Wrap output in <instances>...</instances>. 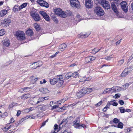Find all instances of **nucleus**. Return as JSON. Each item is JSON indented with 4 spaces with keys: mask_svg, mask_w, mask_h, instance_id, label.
<instances>
[{
    "mask_svg": "<svg viewBox=\"0 0 133 133\" xmlns=\"http://www.w3.org/2000/svg\"><path fill=\"white\" fill-rule=\"evenodd\" d=\"M66 45L65 44L63 43L60 45L59 47V49L62 51H63L66 47Z\"/></svg>",
    "mask_w": 133,
    "mask_h": 133,
    "instance_id": "2eb2a0df",
    "label": "nucleus"
},
{
    "mask_svg": "<svg viewBox=\"0 0 133 133\" xmlns=\"http://www.w3.org/2000/svg\"><path fill=\"white\" fill-rule=\"evenodd\" d=\"M70 4L73 7H76L79 8L80 7V4L77 0H70Z\"/></svg>",
    "mask_w": 133,
    "mask_h": 133,
    "instance_id": "39448f33",
    "label": "nucleus"
},
{
    "mask_svg": "<svg viewBox=\"0 0 133 133\" xmlns=\"http://www.w3.org/2000/svg\"><path fill=\"white\" fill-rule=\"evenodd\" d=\"M3 44L4 45L6 46H8L9 45V41L8 39H6L3 41Z\"/></svg>",
    "mask_w": 133,
    "mask_h": 133,
    "instance_id": "dca6fc26",
    "label": "nucleus"
},
{
    "mask_svg": "<svg viewBox=\"0 0 133 133\" xmlns=\"http://www.w3.org/2000/svg\"><path fill=\"white\" fill-rule=\"evenodd\" d=\"M124 62V60L123 59H122L119 61L118 63V65L121 66Z\"/></svg>",
    "mask_w": 133,
    "mask_h": 133,
    "instance_id": "09e8293b",
    "label": "nucleus"
},
{
    "mask_svg": "<svg viewBox=\"0 0 133 133\" xmlns=\"http://www.w3.org/2000/svg\"><path fill=\"white\" fill-rule=\"evenodd\" d=\"M89 35H88V34H87V35H81V38H85L86 37H88Z\"/></svg>",
    "mask_w": 133,
    "mask_h": 133,
    "instance_id": "6e6d98bb",
    "label": "nucleus"
},
{
    "mask_svg": "<svg viewBox=\"0 0 133 133\" xmlns=\"http://www.w3.org/2000/svg\"><path fill=\"white\" fill-rule=\"evenodd\" d=\"M72 118H73V117L72 116H70V117H68L66 119H63L62 122H63V123L64 122H65L67 123V122H68V119H69L70 118H71V119H72Z\"/></svg>",
    "mask_w": 133,
    "mask_h": 133,
    "instance_id": "72a5a7b5",
    "label": "nucleus"
},
{
    "mask_svg": "<svg viewBox=\"0 0 133 133\" xmlns=\"http://www.w3.org/2000/svg\"><path fill=\"white\" fill-rule=\"evenodd\" d=\"M130 84L129 83H126L124 85H123V86H122V88L123 90H125L126 89H127L128 87L129 86V85Z\"/></svg>",
    "mask_w": 133,
    "mask_h": 133,
    "instance_id": "a878e982",
    "label": "nucleus"
},
{
    "mask_svg": "<svg viewBox=\"0 0 133 133\" xmlns=\"http://www.w3.org/2000/svg\"><path fill=\"white\" fill-rule=\"evenodd\" d=\"M102 103H103L102 101H101L100 102H99L98 103L96 104L95 105V106L96 107H98L100 105H101L102 104Z\"/></svg>",
    "mask_w": 133,
    "mask_h": 133,
    "instance_id": "8fccbe9b",
    "label": "nucleus"
},
{
    "mask_svg": "<svg viewBox=\"0 0 133 133\" xmlns=\"http://www.w3.org/2000/svg\"><path fill=\"white\" fill-rule=\"evenodd\" d=\"M21 111L20 110H18L17 112V116H19L21 114Z\"/></svg>",
    "mask_w": 133,
    "mask_h": 133,
    "instance_id": "680f3d73",
    "label": "nucleus"
},
{
    "mask_svg": "<svg viewBox=\"0 0 133 133\" xmlns=\"http://www.w3.org/2000/svg\"><path fill=\"white\" fill-rule=\"evenodd\" d=\"M101 49H100L98 50L97 48H95L92 51L95 52V54L96 53L98 52Z\"/></svg>",
    "mask_w": 133,
    "mask_h": 133,
    "instance_id": "864d4df0",
    "label": "nucleus"
},
{
    "mask_svg": "<svg viewBox=\"0 0 133 133\" xmlns=\"http://www.w3.org/2000/svg\"><path fill=\"white\" fill-rule=\"evenodd\" d=\"M46 106L44 105L42 106V107H40V110L42 111H43L45 110V108Z\"/></svg>",
    "mask_w": 133,
    "mask_h": 133,
    "instance_id": "5fc2aeb1",
    "label": "nucleus"
},
{
    "mask_svg": "<svg viewBox=\"0 0 133 133\" xmlns=\"http://www.w3.org/2000/svg\"><path fill=\"white\" fill-rule=\"evenodd\" d=\"M76 95L78 98H80L84 96V95L80 91L79 92L77 93L76 94Z\"/></svg>",
    "mask_w": 133,
    "mask_h": 133,
    "instance_id": "bb28decb",
    "label": "nucleus"
},
{
    "mask_svg": "<svg viewBox=\"0 0 133 133\" xmlns=\"http://www.w3.org/2000/svg\"><path fill=\"white\" fill-rule=\"evenodd\" d=\"M39 13L43 17L46 14V13L44 11H40Z\"/></svg>",
    "mask_w": 133,
    "mask_h": 133,
    "instance_id": "c03bdc74",
    "label": "nucleus"
},
{
    "mask_svg": "<svg viewBox=\"0 0 133 133\" xmlns=\"http://www.w3.org/2000/svg\"><path fill=\"white\" fill-rule=\"evenodd\" d=\"M26 34L28 36H31L33 35V32L31 29H29L26 31Z\"/></svg>",
    "mask_w": 133,
    "mask_h": 133,
    "instance_id": "f3484780",
    "label": "nucleus"
},
{
    "mask_svg": "<svg viewBox=\"0 0 133 133\" xmlns=\"http://www.w3.org/2000/svg\"><path fill=\"white\" fill-rule=\"evenodd\" d=\"M90 60H91V61H93L95 60V57H92L91 56H90Z\"/></svg>",
    "mask_w": 133,
    "mask_h": 133,
    "instance_id": "774afa93",
    "label": "nucleus"
},
{
    "mask_svg": "<svg viewBox=\"0 0 133 133\" xmlns=\"http://www.w3.org/2000/svg\"><path fill=\"white\" fill-rule=\"evenodd\" d=\"M103 93L105 94L107 93H110V88L105 89Z\"/></svg>",
    "mask_w": 133,
    "mask_h": 133,
    "instance_id": "473e14b6",
    "label": "nucleus"
},
{
    "mask_svg": "<svg viewBox=\"0 0 133 133\" xmlns=\"http://www.w3.org/2000/svg\"><path fill=\"white\" fill-rule=\"evenodd\" d=\"M16 35L18 40H23L25 39V35L24 32L18 31L16 32Z\"/></svg>",
    "mask_w": 133,
    "mask_h": 133,
    "instance_id": "f03ea898",
    "label": "nucleus"
},
{
    "mask_svg": "<svg viewBox=\"0 0 133 133\" xmlns=\"http://www.w3.org/2000/svg\"><path fill=\"white\" fill-rule=\"evenodd\" d=\"M50 82L51 85H54L56 83H57V79L55 78V77L53 79H51L50 80Z\"/></svg>",
    "mask_w": 133,
    "mask_h": 133,
    "instance_id": "412c9836",
    "label": "nucleus"
},
{
    "mask_svg": "<svg viewBox=\"0 0 133 133\" xmlns=\"http://www.w3.org/2000/svg\"><path fill=\"white\" fill-rule=\"evenodd\" d=\"M58 107V105H54L52 107V109H56Z\"/></svg>",
    "mask_w": 133,
    "mask_h": 133,
    "instance_id": "4d7b16f0",
    "label": "nucleus"
},
{
    "mask_svg": "<svg viewBox=\"0 0 133 133\" xmlns=\"http://www.w3.org/2000/svg\"><path fill=\"white\" fill-rule=\"evenodd\" d=\"M119 121V120L116 118H115L113 120L114 122L116 123L118 122Z\"/></svg>",
    "mask_w": 133,
    "mask_h": 133,
    "instance_id": "603ef678",
    "label": "nucleus"
},
{
    "mask_svg": "<svg viewBox=\"0 0 133 133\" xmlns=\"http://www.w3.org/2000/svg\"><path fill=\"white\" fill-rule=\"evenodd\" d=\"M111 58L110 57H106L105 58V59L107 60H110Z\"/></svg>",
    "mask_w": 133,
    "mask_h": 133,
    "instance_id": "13d9d810",
    "label": "nucleus"
},
{
    "mask_svg": "<svg viewBox=\"0 0 133 133\" xmlns=\"http://www.w3.org/2000/svg\"><path fill=\"white\" fill-rule=\"evenodd\" d=\"M129 71L128 69H125L122 72L121 74V76L123 77H124L128 74Z\"/></svg>",
    "mask_w": 133,
    "mask_h": 133,
    "instance_id": "f8f14e48",
    "label": "nucleus"
},
{
    "mask_svg": "<svg viewBox=\"0 0 133 133\" xmlns=\"http://www.w3.org/2000/svg\"><path fill=\"white\" fill-rule=\"evenodd\" d=\"M94 1L96 3H98L99 4L100 3V0H94Z\"/></svg>",
    "mask_w": 133,
    "mask_h": 133,
    "instance_id": "69168bd1",
    "label": "nucleus"
},
{
    "mask_svg": "<svg viewBox=\"0 0 133 133\" xmlns=\"http://www.w3.org/2000/svg\"><path fill=\"white\" fill-rule=\"evenodd\" d=\"M85 62L86 63H88L91 61L90 56L87 57L85 59Z\"/></svg>",
    "mask_w": 133,
    "mask_h": 133,
    "instance_id": "e433bc0d",
    "label": "nucleus"
},
{
    "mask_svg": "<svg viewBox=\"0 0 133 133\" xmlns=\"http://www.w3.org/2000/svg\"><path fill=\"white\" fill-rule=\"evenodd\" d=\"M94 11L95 13L98 16H103L104 14V10L99 6L96 7L94 9Z\"/></svg>",
    "mask_w": 133,
    "mask_h": 133,
    "instance_id": "7ed1b4c3",
    "label": "nucleus"
},
{
    "mask_svg": "<svg viewBox=\"0 0 133 133\" xmlns=\"http://www.w3.org/2000/svg\"><path fill=\"white\" fill-rule=\"evenodd\" d=\"M55 78L57 79V81H58L63 80L62 76L61 75L57 76Z\"/></svg>",
    "mask_w": 133,
    "mask_h": 133,
    "instance_id": "393cba45",
    "label": "nucleus"
},
{
    "mask_svg": "<svg viewBox=\"0 0 133 133\" xmlns=\"http://www.w3.org/2000/svg\"><path fill=\"white\" fill-rule=\"evenodd\" d=\"M80 125L81 126V127H83L84 129L87 128V127L86 126L83 124H82V125Z\"/></svg>",
    "mask_w": 133,
    "mask_h": 133,
    "instance_id": "e2e57ef3",
    "label": "nucleus"
},
{
    "mask_svg": "<svg viewBox=\"0 0 133 133\" xmlns=\"http://www.w3.org/2000/svg\"><path fill=\"white\" fill-rule=\"evenodd\" d=\"M58 128V125H55L54 127V129L55 130V131L52 132V133H57L58 131V130L57 129Z\"/></svg>",
    "mask_w": 133,
    "mask_h": 133,
    "instance_id": "2f4dec72",
    "label": "nucleus"
},
{
    "mask_svg": "<svg viewBox=\"0 0 133 133\" xmlns=\"http://www.w3.org/2000/svg\"><path fill=\"white\" fill-rule=\"evenodd\" d=\"M110 93H112L114 92H115V90L114 87L110 88Z\"/></svg>",
    "mask_w": 133,
    "mask_h": 133,
    "instance_id": "37998d69",
    "label": "nucleus"
},
{
    "mask_svg": "<svg viewBox=\"0 0 133 133\" xmlns=\"http://www.w3.org/2000/svg\"><path fill=\"white\" fill-rule=\"evenodd\" d=\"M119 103L121 105H123L124 104V102L122 100H121L119 101Z\"/></svg>",
    "mask_w": 133,
    "mask_h": 133,
    "instance_id": "bf43d9fd",
    "label": "nucleus"
},
{
    "mask_svg": "<svg viewBox=\"0 0 133 133\" xmlns=\"http://www.w3.org/2000/svg\"><path fill=\"white\" fill-rule=\"evenodd\" d=\"M121 7L123 10L125 12H127L128 11V6H127V3L125 1H122L121 3Z\"/></svg>",
    "mask_w": 133,
    "mask_h": 133,
    "instance_id": "6e6552de",
    "label": "nucleus"
},
{
    "mask_svg": "<svg viewBox=\"0 0 133 133\" xmlns=\"http://www.w3.org/2000/svg\"><path fill=\"white\" fill-rule=\"evenodd\" d=\"M30 15L35 21H38L41 19L39 14L34 12H31Z\"/></svg>",
    "mask_w": 133,
    "mask_h": 133,
    "instance_id": "423d86ee",
    "label": "nucleus"
},
{
    "mask_svg": "<svg viewBox=\"0 0 133 133\" xmlns=\"http://www.w3.org/2000/svg\"><path fill=\"white\" fill-rule=\"evenodd\" d=\"M31 95L30 94H28L24 95L20 97V98L23 99H26L30 97Z\"/></svg>",
    "mask_w": 133,
    "mask_h": 133,
    "instance_id": "9b49d317",
    "label": "nucleus"
},
{
    "mask_svg": "<svg viewBox=\"0 0 133 133\" xmlns=\"http://www.w3.org/2000/svg\"><path fill=\"white\" fill-rule=\"evenodd\" d=\"M30 89V87H25L22 88V89L24 91H26L28 90L29 89Z\"/></svg>",
    "mask_w": 133,
    "mask_h": 133,
    "instance_id": "49530a36",
    "label": "nucleus"
},
{
    "mask_svg": "<svg viewBox=\"0 0 133 133\" xmlns=\"http://www.w3.org/2000/svg\"><path fill=\"white\" fill-rule=\"evenodd\" d=\"M33 100L35 102V103L37 104L43 101H44V99L42 97L38 99V100L37 102H36V99H33Z\"/></svg>",
    "mask_w": 133,
    "mask_h": 133,
    "instance_id": "4be33fe9",
    "label": "nucleus"
},
{
    "mask_svg": "<svg viewBox=\"0 0 133 133\" xmlns=\"http://www.w3.org/2000/svg\"><path fill=\"white\" fill-rule=\"evenodd\" d=\"M85 6L87 8L91 9L93 7V4L92 2L85 3Z\"/></svg>",
    "mask_w": 133,
    "mask_h": 133,
    "instance_id": "ddd939ff",
    "label": "nucleus"
},
{
    "mask_svg": "<svg viewBox=\"0 0 133 133\" xmlns=\"http://www.w3.org/2000/svg\"><path fill=\"white\" fill-rule=\"evenodd\" d=\"M72 76V74L71 72H69L68 74H66L65 76L66 78H67L68 79H69V78Z\"/></svg>",
    "mask_w": 133,
    "mask_h": 133,
    "instance_id": "7c9ffc66",
    "label": "nucleus"
},
{
    "mask_svg": "<svg viewBox=\"0 0 133 133\" xmlns=\"http://www.w3.org/2000/svg\"><path fill=\"white\" fill-rule=\"evenodd\" d=\"M27 4L28 3H25L22 4L21 5L19 6V10H21L22 9L25 8L27 6Z\"/></svg>",
    "mask_w": 133,
    "mask_h": 133,
    "instance_id": "a211bd4d",
    "label": "nucleus"
},
{
    "mask_svg": "<svg viewBox=\"0 0 133 133\" xmlns=\"http://www.w3.org/2000/svg\"><path fill=\"white\" fill-rule=\"evenodd\" d=\"M127 132H130L131 131V129L130 128H126Z\"/></svg>",
    "mask_w": 133,
    "mask_h": 133,
    "instance_id": "052dcab7",
    "label": "nucleus"
},
{
    "mask_svg": "<svg viewBox=\"0 0 133 133\" xmlns=\"http://www.w3.org/2000/svg\"><path fill=\"white\" fill-rule=\"evenodd\" d=\"M7 13V11L6 10H2L0 12V16L2 17L5 15Z\"/></svg>",
    "mask_w": 133,
    "mask_h": 133,
    "instance_id": "aec40b11",
    "label": "nucleus"
},
{
    "mask_svg": "<svg viewBox=\"0 0 133 133\" xmlns=\"http://www.w3.org/2000/svg\"><path fill=\"white\" fill-rule=\"evenodd\" d=\"M115 89L116 92H118L119 91L123 90L122 88L119 87H115Z\"/></svg>",
    "mask_w": 133,
    "mask_h": 133,
    "instance_id": "cd10ccee",
    "label": "nucleus"
},
{
    "mask_svg": "<svg viewBox=\"0 0 133 133\" xmlns=\"http://www.w3.org/2000/svg\"><path fill=\"white\" fill-rule=\"evenodd\" d=\"M111 8L114 11L118 10L116 5L114 2L111 3Z\"/></svg>",
    "mask_w": 133,
    "mask_h": 133,
    "instance_id": "6ab92c4d",
    "label": "nucleus"
},
{
    "mask_svg": "<svg viewBox=\"0 0 133 133\" xmlns=\"http://www.w3.org/2000/svg\"><path fill=\"white\" fill-rule=\"evenodd\" d=\"M39 90L43 94H46L48 92V90L46 88H41L39 89Z\"/></svg>",
    "mask_w": 133,
    "mask_h": 133,
    "instance_id": "4468645a",
    "label": "nucleus"
},
{
    "mask_svg": "<svg viewBox=\"0 0 133 133\" xmlns=\"http://www.w3.org/2000/svg\"><path fill=\"white\" fill-rule=\"evenodd\" d=\"M112 126H114L115 127H117L119 128L122 129L123 128V124L121 122H119L118 125H112Z\"/></svg>",
    "mask_w": 133,
    "mask_h": 133,
    "instance_id": "5701e85b",
    "label": "nucleus"
},
{
    "mask_svg": "<svg viewBox=\"0 0 133 133\" xmlns=\"http://www.w3.org/2000/svg\"><path fill=\"white\" fill-rule=\"evenodd\" d=\"M32 79V81H33V82L35 83L38 79V78H34L33 76H31Z\"/></svg>",
    "mask_w": 133,
    "mask_h": 133,
    "instance_id": "de8ad7c7",
    "label": "nucleus"
},
{
    "mask_svg": "<svg viewBox=\"0 0 133 133\" xmlns=\"http://www.w3.org/2000/svg\"><path fill=\"white\" fill-rule=\"evenodd\" d=\"M86 88H83L81 91L82 93L84 95L86 94L87 93Z\"/></svg>",
    "mask_w": 133,
    "mask_h": 133,
    "instance_id": "f704fd0d",
    "label": "nucleus"
},
{
    "mask_svg": "<svg viewBox=\"0 0 133 133\" xmlns=\"http://www.w3.org/2000/svg\"><path fill=\"white\" fill-rule=\"evenodd\" d=\"M18 7V5H15L14 7L13 8V10L15 12H18V11H19V7L18 8H16V7Z\"/></svg>",
    "mask_w": 133,
    "mask_h": 133,
    "instance_id": "c756f323",
    "label": "nucleus"
},
{
    "mask_svg": "<svg viewBox=\"0 0 133 133\" xmlns=\"http://www.w3.org/2000/svg\"><path fill=\"white\" fill-rule=\"evenodd\" d=\"M55 14L61 17L65 18L66 16V14L60 8H56L54 10Z\"/></svg>",
    "mask_w": 133,
    "mask_h": 133,
    "instance_id": "f257e3e1",
    "label": "nucleus"
},
{
    "mask_svg": "<svg viewBox=\"0 0 133 133\" xmlns=\"http://www.w3.org/2000/svg\"><path fill=\"white\" fill-rule=\"evenodd\" d=\"M11 22V21L10 19L8 18H6L2 20L1 23L2 25H3L4 26H8Z\"/></svg>",
    "mask_w": 133,
    "mask_h": 133,
    "instance_id": "9d476101",
    "label": "nucleus"
},
{
    "mask_svg": "<svg viewBox=\"0 0 133 133\" xmlns=\"http://www.w3.org/2000/svg\"><path fill=\"white\" fill-rule=\"evenodd\" d=\"M91 79V78L90 77H89L86 78V79L85 80V81H88L90 80Z\"/></svg>",
    "mask_w": 133,
    "mask_h": 133,
    "instance_id": "338daca9",
    "label": "nucleus"
},
{
    "mask_svg": "<svg viewBox=\"0 0 133 133\" xmlns=\"http://www.w3.org/2000/svg\"><path fill=\"white\" fill-rule=\"evenodd\" d=\"M37 2L41 6L45 8H48L49 5L48 3L45 1L41 0H38Z\"/></svg>",
    "mask_w": 133,
    "mask_h": 133,
    "instance_id": "1a4fd4ad",
    "label": "nucleus"
},
{
    "mask_svg": "<svg viewBox=\"0 0 133 133\" xmlns=\"http://www.w3.org/2000/svg\"><path fill=\"white\" fill-rule=\"evenodd\" d=\"M79 117L76 118L75 120L72 122L73 125L75 128L80 129H81V126L79 124Z\"/></svg>",
    "mask_w": 133,
    "mask_h": 133,
    "instance_id": "0eeeda50",
    "label": "nucleus"
},
{
    "mask_svg": "<svg viewBox=\"0 0 133 133\" xmlns=\"http://www.w3.org/2000/svg\"><path fill=\"white\" fill-rule=\"evenodd\" d=\"M43 18L47 21H49L50 20V18L49 16L47 14L43 17Z\"/></svg>",
    "mask_w": 133,
    "mask_h": 133,
    "instance_id": "58836bf2",
    "label": "nucleus"
},
{
    "mask_svg": "<svg viewBox=\"0 0 133 133\" xmlns=\"http://www.w3.org/2000/svg\"><path fill=\"white\" fill-rule=\"evenodd\" d=\"M99 4H101L104 8L108 9L110 8L109 2L106 0H100Z\"/></svg>",
    "mask_w": 133,
    "mask_h": 133,
    "instance_id": "20e7f679",
    "label": "nucleus"
},
{
    "mask_svg": "<svg viewBox=\"0 0 133 133\" xmlns=\"http://www.w3.org/2000/svg\"><path fill=\"white\" fill-rule=\"evenodd\" d=\"M120 112L121 113H123L125 112V110L123 107H120L119 108Z\"/></svg>",
    "mask_w": 133,
    "mask_h": 133,
    "instance_id": "79ce46f5",
    "label": "nucleus"
},
{
    "mask_svg": "<svg viewBox=\"0 0 133 133\" xmlns=\"http://www.w3.org/2000/svg\"><path fill=\"white\" fill-rule=\"evenodd\" d=\"M58 83L57 85L58 87H60L62 86L63 83V80L58 81H57Z\"/></svg>",
    "mask_w": 133,
    "mask_h": 133,
    "instance_id": "c85d7f7f",
    "label": "nucleus"
},
{
    "mask_svg": "<svg viewBox=\"0 0 133 133\" xmlns=\"http://www.w3.org/2000/svg\"><path fill=\"white\" fill-rule=\"evenodd\" d=\"M87 92V94H89L92 91V89L91 88H86Z\"/></svg>",
    "mask_w": 133,
    "mask_h": 133,
    "instance_id": "a19ab883",
    "label": "nucleus"
},
{
    "mask_svg": "<svg viewBox=\"0 0 133 133\" xmlns=\"http://www.w3.org/2000/svg\"><path fill=\"white\" fill-rule=\"evenodd\" d=\"M121 95V94H115V95L114 97L115 98H119Z\"/></svg>",
    "mask_w": 133,
    "mask_h": 133,
    "instance_id": "3c124183",
    "label": "nucleus"
},
{
    "mask_svg": "<svg viewBox=\"0 0 133 133\" xmlns=\"http://www.w3.org/2000/svg\"><path fill=\"white\" fill-rule=\"evenodd\" d=\"M5 33V31L4 29H2L0 30V36L3 35Z\"/></svg>",
    "mask_w": 133,
    "mask_h": 133,
    "instance_id": "4c0bfd02",
    "label": "nucleus"
},
{
    "mask_svg": "<svg viewBox=\"0 0 133 133\" xmlns=\"http://www.w3.org/2000/svg\"><path fill=\"white\" fill-rule=\"evenodd\" d=\"M67 99L66 98H63L61 100L62 103H64L65 101L67 100Z\"/></svg>",
    "mask_w": 133,
    "mask_h": 133,
    "instance_id": "0e129e2a",
    "label": "nucleus"
},
{
    "mask_svg": "<svg viewBox=\"0 0 133 133\" xmlns=\"http://www.w3.org/2000/svg\"><path fill=\"white\" fill-rule=\"evenodd\" d=\"M38 64V63L37 62L33 63L32 64L33 66L32 68L34 69L37 67H39V66Z\"/></svg>",
    "mask_w": 133,
    "mask_h": 133,
    "instance_id": "b1692460",
    "label": "nucleus"
},
{
    "mask_svg": "<svg viewBox=\"0 0 133 133\" xmlns=\"http://www.w3.org/2000/svg\"><path fill=\"white\" fill-rule=\"evenodd\" d=\"M35 28L37 31H38L40 30L39 25L37 23H35L34 24Z\"/></svg>",
    "mask_w": 133,
    "mask_h": 133,
    "instance_id": "c9c22d12",
    "label": "nucleus"
},
{
    "mask_svg": "<svg viewBox=\"0 0 133 133\" xmlns=\"http://www.w3.org/2000/svg\"><path fill=\"white\" fill-rule=\"evenodd\" d=\"M114 12H115L116 15L118 17H121L119 15V12L118 10H116V11H115Z\"/></svg>",
    "mask_w": 133,
    "mask_h": 133,
    "instance_id": "a18cd8bd",
    "label": "nucleus"
},
{
    "mask_svg": "<svg viewBox=\"0 0 133 133\" xmlns=\"http://www.w3.org/2000/svg\"><path fill=\"white\" fill-rule=\"evenodd\" d=\"M72 77L74 78L77 77H78V75L77 72H75L72 74Z\"/></svg>",
    "mask_w": 133,
    "mask_h": 133,
    "instance_id": "ea45409f",
    "label": "nucleus"
}]
</instances>
